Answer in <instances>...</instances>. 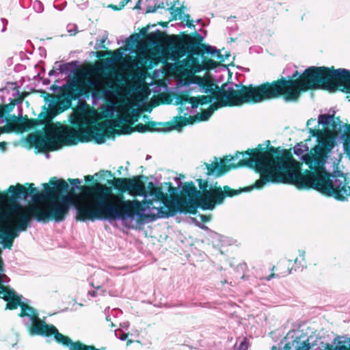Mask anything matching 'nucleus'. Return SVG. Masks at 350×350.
Instances as JSON below:
<instances>
[{"mask_svg": "<svg viewBox=\"0 0 350 350\" xmlns=\"http://www.w3.org/2000/svg\"><path fill=\"white\" fill-rule=\"evenodd\" d=\"M115 335L118 338L122 341L126 340L128 337L127 334L120 329L116 330Z\"/></svg>", "mask_w": 350, "mask_h": 350, "instance_id": "46", "label": "nucleus"}, {"mask_svg": "<svg viewBox=\"0 0 350 350\" xmlns=\"http://www.w3.org/2000/svg\"><path fill=\"white\" fill-rule=\"evenodd\" d=\"M120 326H121L122 328H124V329H129V322H124V323H120Z\"/></svg>", "mask_w": 350, "mask_h": 350, "instance_id": "62", "label": "nucleus"}, {"mask_svg": "<svg viewBox=\"0 0 350 350\" xmlns=\"http://www.w3.org/2000/svg\"><path fill=\"white\" fill-rule=\"evenodd\" d=\"M42 190L33 196L40 204L23 206L12 202L0 208V243L4 248L12 249L17 230L25 231L32 217L38 222H59L66 217V180L51 177L42 185Z\"/></svg>", "mask_w": 350, "mask_h": 350, "instance_id": "2", "label": "nucleus"}, {"mask_svg": "<svg viewBox=\"0 0 350 350\" xmlns=\"http://www.w3.org/2000/svg\"><path fill=\"white\" fill-rule=\"evenodd\" d=\"M27 187L23 185L17 183L16 185H11L8 189V192H0V208L4 206H8L12 202H17L21 198H26L31 196L33 200V196L39 194L41 191H38L34 187L33 183H26Z\"/></svg>", "mask_w": 350, "mask_h": 350, "instance_id": "13", "label": "nucleus"}, {"mask_svg": "<svg viewBox=\"0 0 350 350\" xmlns=\"http://www.w3.org/2000/svg\"><path fill=\"white\" fill-rule=\"evenodd\" d=\"M29 92H23L18 97L17 99H15L14 100H16V103H21L25 98L28 96L29 95Z\"/></svg>", "mask_w": 350, "mask_h": 350, "instance_id": "52", "label": "nucleus"}, {"mask_svg": "<svg viewBox=\"0 0 350 350\" xmlns=\"http://www.w3.org/2000/svg\"><path fill=\"white\" fill-rule=\"evenodd\" d=\"M334 115L329 113L320 114L318 116L317 127L319 128L320 124L323 126H328L329 124L332 125Z\"/></svg>", "mask_w": 350, "mask_h": 350, "instance_id": "28", "label": "nucleus"}, {"mask_svg": "<svg viewBox=\"0 0 350 350\" xmlns=\"http://www.w3.org/2000/svg\"><path fill=\"white\" fill-rule=\"evenodd\" d=\"M222 97H217V100L211 104L208 109L196 114L198 121H206L212 116L214 111L226 106L241 105L245 103H260L256 87L237 85L232 82L222 85L219 90Z\"/></svg>", "mask_w": 350, "mask_h": 350, "instance_id": "7", "label": "nucleus"}, {"mask_svg": "<svg viewBox=\"0 0 350 350\" xmlns=\"http://www.w3.org/2000/svg\"><path fill=\"white\" fill-rule=\"evenodd\" d=\"M230 56V53H226L225 55H222L221 54V53L219 52V54L217 56V59L220 61V62H225L229 57Z\"/></svg>", "mask_w": 350, "mask_h": 350, "instance_id": "54", "label": "nucleus"}, {"mask_svg": "<svg viewBox=\"0 0 350 350\" xmlns=\"http://www.w3.org/2000/svg\"><path fill=\"white\" fill-rule=\"evenodd\" d=\"M315 345L314 350H350V338L336 336L333 339L332 344L324 342L320 340L310 342Z\"/></svg>", "mask_w": 350, "mask_h": 350, "instance_id": "19", "label": "nucleus"}, {"mask_svg": "<svg viewBox=\"0 0 350 350\" xmlns=\"http://www.w3.org/2000/svg\"><path fill=\"white\" fill-rule=\"evenodd\" d=\"M154 187V184L152 182H150L148 183V185H145L144 188V193H147V195H149V192H152L153 189Z\"/></svg>", "mask_w": 350, "mask_h": 350, "instance_id": "51", "label": "nucleus"}, {"mask_svg": "<svg viewBox=\"0 0 350 350\" xmlns=\"http://www.w3.org/2000/svg\"><path fill=\"white\" fill-rule=\"evenodd\" d=\"M0 298L7 301L5 310H13L18 307L21 299L14 290L10 289L3 285L0 288Z\"/></svg>", "mask_w": 350, "mask_h": 350, "instance_id": "20", "label": "nucleus"}, {"mask_svg": "<svg viewBox=\"0 0 350 350\" xmlns=\"http://www.w3.org/2000/svg\"><path fill=\"white\" fill-rule=\"evenodd\" d=\"M135 130L139 133H144L149 131L148 126L142 123L137 124L135 127Z\"/></svg>", "mask_w": 350, "mask_h": 350, "instance_id": "48", "label": "nucleus"}, {"mask_svg": "<svg viewBox=\"0 0 350 350\" xmlns=\"http://www.w3.org/2000/svg\"><path fill=\"white\" fill-rule=\"evenodd\" d=\"M142 120H143V121H144V122H148V123H149L150 124L153 125V126L158 124V123H157V122H149L150 116H147V115H144V116H143V117H142Z\"/></svg>", "mask_w": 350, "mask_h": 350, "instance_id": "55", "label": "nucleus"}, {"mask_svg": "<svg viewBox=\"0 0 350 350\" xmlns=\"http://www.w3.org/2000/svg\"><path fill=\"white\" fill-rule=\"evenodd\" d=\"M126 119L125 117H122L116 121V126L120 127L122 124L126 122Z\"/></svg>", "mask_w": 350, "mask_h": 350, "instance_id": "57", "label": "nucleus"}, {"mask_svg": "<svg viewBox=\"0 0 350 350\" xmlns=\"http://www.w3.org/2000/svg\"><path fill=\"white\" fill-rule=\"evenodd\" d=\"M237 28H238L237 25L235 24L234 26H232V27H229L228 29H229V31L230 32V31H236L237 29Z\"/></svg>", "mask_w": 350, "mask_h": 350, "instance_id": "64", "label": "nucleus"}, {"mask_svg": "<svg viewBox=\"0 0 350 350\" xmlns=\"http://www.w3.org/2000/svg\"><path fill=\"white\" fill-rule=\"evenodd\" d=\"M190 15L188 14H182V18L185 21H186V24H183V23H180L179 25L182 27L187 26L189 28H195V25H193V22L190 19Z\"/></svg>", "mask_w": 350, "mask_h": 350, "instance_id": "38", "label": "nucleus"}, {"mask_svg": "<svg viewBox=\"0 0 350 350\" xmlns=\"http://www.w3.org/2000/svg\"><path fill=\"white\" fill-rule=\"evenodd\" d=\"M81 306L83 304H78L75 299L67 301V310L75 311Z\"/></svg>", "mask_w": 350, "mask_h": 350, "instance_id": "40", "label": "nucleus"}, {"mask_svg": "<svg viewBox=\"0 0 350 350\" xmlns=\"http://www.w3.org/2000/svg\"><path fill=\"white\" fill-rule=\"evenodd\" d=\"M187 56L199 55L202 53L203 44L192 40V36L183 33L180 36Z\"/></svg>", "mask_w": 350, "mask_h": 350, "instance_id": "21", "label": "nucleus"}, {"mask_svg": "<svg viewBox=\"0 0 350 350\" xmlns=\"http://www.w3.org/2000/svg\"><path fill=\"white\" fill-rule=\"evenodd\" d=\"M6 124L0 127V134L1 133L18 132L23 133L31 129L42 128L40 131H45L49 126L44 123L40 118H28L25 115L21 118L15 116L5 118Z\"/></svg>", "mask_w": 350, "mask_h": 350, "instance_id": "12", "label": "nucleus"}, {"mask_svg": "<svg viewBox=\"0 0 350 350\" xmlns=\"http://www.w3.org/2000/svg\"><path fill=\"white\" fill-rule=\"evenodd\" d=\"M18 307L21 308L18 317H28L31 320V324L28 329L31 336H40L46 338L53 336L58 343L66 345V336L59 333L55 325L47 324L44 320L41 319L34 308L22 301H20Z\"/></svg>", "mask_w": 350, "mask_h": 350, "instance_id": "9", "label": "nucleus"}, {"mask_svg": "<svg viewBox=\"0 0 350 350\" xmlns=\"http://www.w3.org/2000/svg\"><path fill=\"white\" fill-rule=\"evenodd\" d=\"M107 34L103 36V38H101V39H97L96 41V44L94 46V49L96 50L100 49H105V46L104 43H105V40H107Z\"/></svg>", "mask_w": 350, "mask_h": 350, "instance_id": "43", "label": "nucleus"}, {"mask_svg": "<svg viewBox=\"0 0 350 350\" xmlns=\"http://www.w3.org/2000/svg\"><path fill=\"white\" fill-rule=\"evenodd\" d=\"M143 179L148 178L144 175L139 176V180H130L129 188L138 192L144 198L142 204L138 200H133L130 205H124L108 200L105 194L96 196L91 201H81L75 206L76 219L86 222L96 220L113 221H120L122 225L129 229L137 228L139 226L163 218L161 211L167 213L169 206L166 204L167 194L161 187L154 191L144 193L145 183Z\"/></svg>", "mask_w": 350, "mask_h": 350, "instance_id": "1", "label": "nucleus"}, {"mask_svg": "<svg viewBox=\"0 0 350 350\" xmlns=\"http://www.w3.org/2000/svg\"><path fill=\"white\" fill-rule=\"evenodd\" d=\"M295 271L297 270V269H299L300 267H302V265L301 263V261H298L297 258L295 260Z\"/></svg>", "mask_w": 350, "mask_h": 350, "instance_id": "61", "label": "nucleus"}, {"mask_svg": "<svg viewBox=\"0 0 350 350\" xmlns=\"http://www.w3.org/2000/svg\"><path fill=\"white\" fill-rule=\"evenodd\" d=\"M196 98L197 99L198 102L199 103V105H203L211 103L215 99V97L213 96H211V95H206V96L204 95L200 98L196 97Z\"/></svg>", "mask_w": 350, "mask_h": 350, "instance_id": "36", "label": "nucleus"}, {"mask_svg": "<svg viewBox=\"0 0 350 350\" xmlns=\"http://www.w3.org/2000/svg\"><path fill=\"white\" fill-rule=\"evenodd\" d=\"M234 347L237 350H247L249 347V340L247 338H243L239 345L237 343L235 344Z\"/></svg>", "mask_w": 350, "mask_h": 350, "instance_id": "41", "label": "nucleus"}, {"mask_svg": "<svg viewBox=\"0 0 350 350\" xmlns=\"http://www.w3.org/2000/svg\"><path fill=\"white\" fill-rule=\"evenodd\" d=\"M252 159L245 164L260 174V178L253 185L260 189L267 184L284 183L295 185L298 188H306L304 175L297 172L291 163L292 155L286 149L270 146V141L259 144Z\"/></svg>", "mask_w": 350, "mask_h": 350, "instance_id": "4", "label": "nucleus"}, {"mask_svg": "<svg viewBox=\"0 0 350 350\" xmlns=\"http://www.w3.org/2000/svg\"><path fill=\"white\" fill-rule=\"evenodd\" d=\"M131 116L133 118L132 124H134L135 122H137L139 118L140 113L137 109H133Z\"/></svg>", "mask_w": 350, "mask_h": 350, "instance_id": "50", "label": "nucleus"}, {"mask_svg": "<svg viewBox=\"0 0 350 350\" xmlns=\"http://www.w3.org/2000/svg\"><path fill=\"white\" fill-rule=\"evenodd\" d=\"M148 29H149V26H148V27H145V28H143V29L140 31V32H139V36H146V37L148 38V33H149V32H148Z\"/></svg>", "mask_w": 350, "mask_h": 350, "instance_id": "56", "label": "nucleus"}, {"mask_svg": "<svg viewBox=\"0 0 350 350\" xmlns=\"http://www.w3.org/2000/svg\"><path fill=\"white\" fill-rule=\"evenodd\" d=\"M57 71L61 74L66 72V63L63 61L56 62L53 68L49 71V75L51 76Z\"/></svg>", "mask_w": 350, "mask_h": 350, "instance_id": "31", "label": "nucleus"}, {"mask_svg": "<svg viewBox=\"0 0 350 350\" xmlns=\"http://www.w3.org/2000/svg\"><path fill=\"white\" fill-rule=\"evenodd\" d=\"M201 54H208L217 58L219 50L216 46L210 44H203Z\"/></svg>", "mask_w": 350, "mask_h": 350, "instance_id": "29", "label": "nucleus"}, {"mask_svg": "<svg viewBox=\"0 0 350 350\" xmlns=\"http://www.w3.org/2000/svg\"><path fill=\"white\" fill-rule=\"evenodd\" d=\"M122 57V54L119 53L117 56H114L113 59H109L107 62L109 63H113L114 61L119 60Z\"/></svg>", "mask_w": 350, "mask_h": 350, "instance_id": "60", "label": "nucleus"}, {"mask_svg": "<svg viewBox=\"0 0 350 350\" xmlns=\"http://www.w3.org/2000/svg\"><path fill=\"white\" fill-rule=\"evenodd\" d=\"M161 31L159 29H156L153 31H150L148 33V39L152 44H156V42L161 36Z\"/></svg>", "mask_w": 350, "mask_h": 350, "instance_id": "34", "label": "nucleus"}, {"mask_svg": "<svg viewBox=\"0 0 350 350\" xmlns=\"http://www.w3.org/2000/svg\"><path fill=\"white\" fill-rule=\"evenodd\" d=\"M178 38L179 42L172 44L167 49L169 59L175 62L187 55L180 36Z\"/></svg>", "mask_w": 350, "mask_h": 350, "instance_id": "23", "label": "nucleus"}, {"mask_svg": "<svg viewBox=\"0 0 350 350\" xmlns=\"http://www.w3.org/2000/svg\"><path fill=\"white\" fill-rule=\"evenodd\" d=\"M207 236L209 239H212L213 243L217 242L219 243L221 241V236L210 228L207 232Z\"/></svg>", "mask_w": 350, "mask_h": 350, "instance_id": "37", "label": "nucleus"}, {"mask_svg": "<svg viewBox=\"0 0 350 350\" xmlns=\"http://www.w3.org/2000/svg\"><path fill=\"white\" fill-rule=\"evenodd\" d=\"M159 8L160 5H147L146 11L147 13H153Z\"/></svg>", "mask_w": 350, "mask_h": 350, "instance_id": "53", "label": "nucleus"}, {"mask_svg": "<svg viewBox=\"0 0 350 350\" xmlns=\"http://www.w3.org/2000/svg\"><path fill=\"white\" fill-rule=\"evenodd\" d=\"M94 178V176H91V175H88L86 176H85V180L87 181V182H91Z\"/></svg>", "mask_w": 350, "mask_h": 350, "instance_id": "63", "label": "nucleus"}, {"mask_svg": "<svg viewBox=\"0 0 350 350\" xmlns=\"http://www.w3.org/2000/svg\"><path fill=\"white\" fill-rule=\"evenodd\" d=\"M304 181L308 185L306 189L312 188L322 194L333 197L340 202H346L350 197V186L347 174L341 171L334 170L329 173L325 167L317 172H312L308 178L304 176Z\"/></svg>", "mask_w": 350, "mask_h": 350, "instance_id": "6", "label": "nucleus"}, {"mask_svg": "<svg viewBox=\"0 0 350 350\" xmlns=\"http://www.w3.org/2000/svg\"><path fill=\"white\" fill-rule=\"evenodd\" d=\"M16 104V100H13L8 104L0 105V118L10 113L13 110Z\"/></svg>", "mask_w": 350, "mask_h": 350, "instance_id": "30", "label": "nucleus"}, {"mask_svg": "<svg viewBox=\"0 0 350 350\" xmlns=\"http://www.w3.org/2000/svg\"><path fill=\"white\" fill-rule=\"evenodd\" d=\"M178 188L180 190L182 208L187 211V213L195 214L197 208H199L202 191H198L192 182L180 183Z\"/></svg>", "mask_w": 350, "mask_h": 350, "instance_id": "15", "label": "nucleus"}, {"mask_svg": "<svg viewBox=\"0 0 350 350\" xmlns=\"http://www.w3.org/2000/svg\"><path fill=\"white\" fill-rule=\"evenodd\" d=\"M77 31V26L76 25H67V32L69 33L70 36H75Z\"/></svg>", "mask_w": 350, "mask_h": 350, "instance_id": "45", "label": "nucleus"}, {"mask_svg": "<svg viewBox=\"0 0 350 350\" xmlns=\"http://www.w3.org/2000/svg\"><path fill=\"white\" fill-rule=\"evenodd\" d=\"M78 99L80 100H86L89 98L90 96V92L89 91H85L83 90H79L77 92Z\"/></svg>", "mask_w": 350, "mask_h": 350, "instance_id": "44", "label": "nucleus"}, {"mask_svg": "<svg viewBox=\"0 0 350 350\" xmlns=\"http://www.w3.org/2000/svg\"><path fill=\"white\" fill-rule=\"evenodd\" d=\"M254 152L252 151H245L243 152H237L234 155L235 160L239 159V161L235 164L234 163H230L229 165L223 164L221 161H219V159L214 157V161L212 163H204L201 166L200 169L204 172L206 176H214L215 177H220L224 174L228 172L230 170L236 168L241 166H247L245 164L247 160L252 159Z\"/></svg>", "mask_w": 350, "mask_h": 350, "instance_id": "11", "label": "nucleus"}, {"mask_svg": "<svg viewBox=\"0 0 350 350\" xmlns=\"http://www.w3.org/2000/svg\"><path fill=\"white\" fill-rule=\"evenodd\" d=\"M81 134V131L72 132L70 127L67 125V146L76 145L78 142L86 141L82 139Z\"/></svg>", "mask_w": 350, "mask_h": 350, "instance_id": "27", "label": "nucleus"}, {"mask_svg": "<svg viewBox=\"0 0 350 350\" xmlns=\"http://www.w3.org/2000/svg\"><path fill=\"white\" fill-rule=\"evenodd\" d=\"M309 336L306 333L299 329H293L289 331L284 337V346L282 350H286V347H294L295 349L302 348L304 350H314L315 345L310 343Z\"/></svg>", "mask_w": 350, "mask_h": 350, "instance_id": "18", "label": "nucleus"}, {"mask_svg": "<svg viewBox=\"0 0 350 350\" xmlns=\"http://www.w3.org/2000/svg\"><path fill=\"white\" fill-rule=\"evenodd\" d=\"M69 182L70 185L67 184V191L70 188L72 190H81V184L82 183V180L79 178H67V183ZM72 205V199L70 196L67 191V211L70 209Z\"/></svg>", "mask_w": 350, "mask_h": 350, "instance_id": "26", "label": "nucleus"}, {"mask_svg": "<svg viewBox=\"0 0 350 350\" xmlns=\"http://www.w3.org/2000/svg\"><path fill=\"white\" fill-rule=\"evenodd\" d=\"M304 349H302V348H298V347H297V349H295V348H294L293 347L289 348L288 346L286 347V350H304ZM271 350H282V349L276 348L275 347H273Z\"/></svg>", "mask_w": 350, "mask_h": 350, "instance_id": "58", "label": "nucleus"}, {"mask_svg": "<svg viewBox=\"0 0 350 350\" xmlns=\"http://www.w3.org/2000/svg\"><path fill=\"white\" fill-rule=\"evenodd\" d=\"M202 196L200 198L199 208L203 211L213 210L217 206L224 203L227 197H233L243 192H248L255 189L253 185L239 189H232L229 186L223 189L217 185V183H208L206 180L198 178L196 180Z\"/></svg>", "mask_w": 350, "mask_h": 350, "instance_id": "8", "label": "nucleus"}, {"mask_svg": "<svg viewBox=\"0 0 350 350\" xmlns=\"http://www.w3.org/2000/svg\"><path fill=\"white\" fill-rule=\"evenodd\" d=\"M176 103L180 105L178 107L179 117L177 118L180 121L174 126V128L180 131L182 126L193 123L194 120L189 115L193 113L199 103L196 97L187 98L184 96H180L176 98Z\"/></svg>", "mask_w": 350, "mask_h": 350, "instance_id": "16", "label": "nucleus"}, {"mask_svg": "<svg viewBox=\"0 0 350 350\" xmlns=\"http://www.w3.org/2000/svg\"><path fill=\"white\" fill-rule=\"evenodd\" d=\"M332 126L338 135L326 133V141L323 142L325 146L331 151L334 146L342 143L344 148L347 149L350 144V124L343 123L339 117H334Z\"/></svg>", "mask_w": 350, "mask_h": 350, "instance_id": "14", "label": "nucleus"}, {"mask_svg": "<svg viewBox=\"0 0 350 350\" xmlns=\"http://www.w3.org/2000/svg\"><path fill=\"white\" fill-rule=\"evenodd\" d=\"M90 96L92 98V105L94 106L96 105L101 98L100 94L95 90L90 92Z\"/></svg>", "mask_w": 350, "mask_h": 350, "instance_id": "42", "label": "nucleus"}, {"mask_svg": "<svg viewBox=\"0 0 350 350\" xmlns=\"http://www.w3.org/2000/svg\"><path fill=\"white\" fill-rule=\"evenodd\" d=\"M232 160H235L234 157H231L230 155H229V156H226V157L224 158V164H225V163H228L231 162ZM221 163L224 164V163H223V162H221Z\"/></svg>", "mask_w": 350, "mask_h": 350, "instance_id": "59", "label": "nucleus"}, {"mask_svg": "<svg viewBox=\"0 0 350 350\" xmlns=\"http://www.w3.org/2000/svg\"><path fill=\"white\" fill-rule=\"evenodd\" d=\"M80 62L77 60L67 62V74H72L79 68Z\"/></svg>", "mask_w": 350, "mask_h": 350, "instance_id": "35", "label": "nucleus"}, {"mask_svg": "<svg viewBox=\"0 0 350 350\" xmlns=\"http://www.w3.org/2000/svg\"><path fill=\"white\" fill-rule=\"evenodd\" d=\"M204 38L205 36H203L202 34L196 31L194 36H192V40H194L199 44H202V42L204 40Z\"/></svg>", "mask_w": 350, "mask_h": 350, "instance_id": "47", "label": "nucleus"}, {"mask_svg": "<svg viewBox=\"0 0 350 350\" xmlns=\"http://www.w3.org/2000/svg\"><path fill=\"white\" fill-rule=\"evenodd\" d=\"M108 103L100 106V116L103 118H108L113 117L117 112L116 105L112 100L106 99Z\"/></svg>", "mask_w": 350, "mask_h": 350, "instance_id": "25", "label": "nucleus"}, {"mask_svg": "<svg viewBox=\"0 0 350 350\" xmlns=\"http://www.w3.org/2000/svg\"><path fill=\"white\" fill-rule=\"evenodd\" d=\"M168 186L169 195L167 194L166 204L169 206L167 213L160 211V215L163 218H168L175 216L177 213L187 214V211L181 206L180 203V190L178 187H174L171 185V183L166 184Z\"/></svg>", "mask_w": 350, "mask_h": 350, "instance_id": "17", "label": "nucleus"}, {"mask_svg": "<svg viewBox=\"0 0 350 350\" xmlns=\"http://www.w3.org/2000/svg\"><path fill=\"white\" fill-rule=\"evenodd\" d=\"M291 68L284 69L280 79L271 83H266L256 87L261 102L283 96L285 102H296L301 91L312 89L316 84L325 85L330 91L338 90L350 93V70L345 68L330 70L321 66H310L301 74L297 70L288 75Z\"/></svg>", "mask_w": 350, "mask_h": 350, "instance_id": "3", "label": "nucleus"}, {"mask_svg": "<svg viewBox=\"0 0 350 350\" xmlns=\"http://www.w3.org/2000/svg\"><path fill=\"white\" fill-rule=\"evenodd\" d=\"M50 90L54 92L49 94L44 90H32L38 92L44 101L49 102L46 106L42 107L38 115L49 127L45 131H36L27 137V142L39 152H51L66 146V121L53 122L55 118L66 111V83L61 86L53 84Z\"/></svg>", "mask_w": 350, "mask_h": 350, "instance_id": "5", "label": "nucleus"}, {"mask_svg": "<svg viewBox=\"0 0 350 350\" xmlns=\"http://www.w3.org/2000/svg\"><path fill=\"white\" fill-rule=\"evenodd\" d=\"M192 221H193V224H195V225L196 226H198L200 229H202V230H205L206 232H208V230H209V228H208V226H206V225L200 223L196 218H192Z\"/></svg>", "mask_w": 350, "mask_h": 350, "instance_id": "49", "label": "nucleus"}, {"mask_svg": "<svg viewBox=\"0 0 350 350\" xmlns=\"http://www.w3.org/2000/svg\"><path fill=\"white\" fill-rule=\"evenodd\" d=\"M91 284L95 289L92 290V291H89L88 293V295H90L92 297H96L98 295H105L107 290L103 289V285H98V286H95L92 282L91 283Z\"/></svg>", "mask_w": 350, "mask_h": 350, "instance_id": "32", "label": "nucleus"}, {"mask_svg": "<svg viewBox=\"0 0 350 350\" xmlns=\"http://www.w3.org/2000/svg\"><path fill=\"white\" fill-rule=\"evenodd\" d=\"M170 10L173 19L176 20L177 17H178L179 19L182 18V14H183V12L180 8L173 6Z\"/></svg>", "mask_w": 350, "mask_h": 350, "instance_id": "39", "label": "nucleus"}, {"mask_svg": "<svg viewBox=\"0 0 350 350\" xmlns=\"http://www.w3.org/2000/svg\"><path fill=\"white\" fill-rule=\"evenodd\" d=\"M293 152L310 170L313 172H317L327 163V159L330 157L331 151L327 148L325 142L320 141L319 143H317L310 149L307 143L305 145L297 144L293 148Z\"/></svg>", "mask_w": 350, "mask_h": 350, "instance_id": "10", "label": "nucleus"}, {"mask_svg": "<svg viewBox=\"0 0 350 350\" xmlns=\"http://www.w3.org/2000/svg\"><path fill=\"white\" fill-rule=\"evenodd\" d=\"M105 127L106 126L103 122H100L90 131L92 137L98 144L105 143L107 137H108V135L105 133Z\"/></svg>", "mask_w": 350, "mask_h": 350, "instance_id": "24", "label": "nucleus"}, {"mask_svg": "<svg viewBox=\"0 0 350 350\" xmlns=\"http://www.w3.org/2000/svg\"><path fill=\"white\" fill-rule=\"evenodd\" d=\"M130 180L131 179L127 180L126 178H114V183H115L114 187L116 189H118L119 190H123L124 188L126 187L125 182L128 181L129 183ZM135 180H139V178H136ZM127 189H130L129 183L128 184ZM131 190H132V189H131Z\"/></svg>", "mask_w": 350, "mask_h": 350, "instance_id": "33", "label": "nucleus"}, {"mask_svg": "<svg viewBox=\"0 0 350 350\" xmlns=\"http://www.w3.org/2000/svg\"><path fill=\"white\" fill-rule=\"evenodd\" d=\"M307 129L310 133V137H313L315 139L316 143H319L320 141H326V131L325 130H320L317 127V122L314 118L309 119L306 122Z\"/></svg>", "mask_w": 350, "mask_h": 350, "instance_id": "22", "label": "nucleus"}]
</instances>
